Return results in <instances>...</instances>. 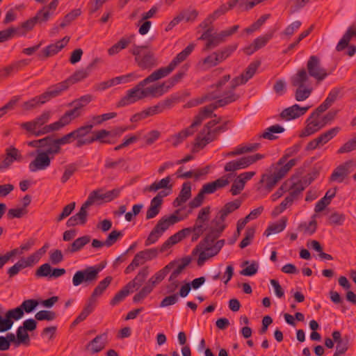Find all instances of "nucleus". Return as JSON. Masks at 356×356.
<instances>
[{"label": "nucleus", "instance_id": "obj_63", "mask_svg": "<svg viewBox=\"0 0 356 356\" xmlns=\"http://www.w3.org/2000/svg\"><path fill=\"white\" fill-rule=\"evenodd\" d=\"M237 48L236 44L228 45L223 48L222 50L216 51L217 54L222 62L229 57Z\"/></svg>", "mask_w": 356, "mask_h": 356}, {"label": "nucleus", "instance_id": "obj_55", "mask_svg": "<svg viewBox=\"0 0 356 356\" xmlns=\"http://www.w3.org/2000/svg\"><path fill=\"white\" fill-rule=\"evenodd\" d=\"M145 263L144 257L140 252L136 254L131 264L126 268L124 273L129 274L133 272L136 268L143 265Z\"/></svg>", "mask_w": 356, "mask_h": 356}, {"label": "nucleus", "instance_id": "obj_20", "mask_svg": "<svg viewBox=\"0 0 356 356\" xmlns=\"http://www.w3.org/2000/svg\"><path fill=\"white\" fill-rule=\"evenodd\" d=\"M323 127V124L318 118L310 115L306 120V127L301 131L299 136L301 138L309 136L318 131Z\"/></svg>", "mask_w": 356, "mask_h": 356}, {"label": "nucleus", "instance_id": "obj_28", "mask_svg": "<svg viewBox=\"0 0 356 356\" xmlns=\"http://www.w3.org/2000/svg\"><path fill=\"white\" fill-rule=\"evenodd\" d=\"M29 61L26 59L17 61L10 65L3 67L0 70V79H6L12 73L17 72L22 67L28 65Z\"/></svg>", "mask_w": 356, "mask_h": 356}, {"label": "nucleus", "instance_id": "obj_10", "mask_svg": "<svg viewBox=\"0 0 356 356\" xmlns=\"http://www.w3.org/2000/svg\"><path fill=\"white\" fill-rule=\"evenodd\" d=\"M92 96L90 94H87L70 103L68 106L74 105V108L67 111L60 117L65 127L70 124L73 120L81 116V109L92 102Z\"/></svg>", "mask_w": 356, "mask_h": 356}, {"label": "nucleus", "instance_id": "obj_7", "mask_svg": "<svg viewBox=\"0 0 356 356\" xmlns=\"http://www.w3.org/2000/svg\"><path fill=\"white\" fill-rule=\"evenodd\" d=\"M178 213L179 210H177L175 213L162 217L145 241V245L149 246L154 244L170 226L179 222L181 218L176 215Z\"/></svg>", "mask_w": 356, "mask_h": 356}, {"label": "nucleus", "instance_id": "obj_1", "mask_svg": "<svg viewBox=\"0 0 356 356\" xmlns=\"http://www.w3.org/2000/svg\"><path fill=\"white\" fill-rule=\"evenodd\" d=\"M194 48V44H189L172 59L168 66L160 67L154 71L145 79L138 82L133 88L128 90L126 95L117 103L116 106L118 108L123 107L147 97L156 98L163 95L185 76L188 70V65H184L168 81L148 85L169 75L181 63L187 58Z\"/></svg>", "mask_w": 356, "mask_h": 356}, {"label": "nucleus", "instance_id": "obj_23", "mask_svg": "<svg viewBox=\"0 0 356 356\" xmlns=\"http://www.w3.org/2000/svg\"><path fill=\"white\" fill-rule=\"evenodd\" d=\"M20 156L18 149L15 147L7 149L6 154L0 158V170L8 168L15 160H19Z\"/></svg>", "mask_w": 356, "mask_h": 356}, {"label": "nucleus", "instance_id": "obj_16", "mask_svg": "<svg viewBox=\"0 0 356 356\" xmlns=\"http://www.w3.org/2000/svg\"><path fill=\"white\" fill-rule=\"evenodd\" d=\"M23 316L24 312L19 306L8 310L5 314V318L0 315V332H4L10 330L14 323L13 320L17 321Z\"/></svg>", "mask_w": 356, "mask_h": 356}, {"label": "nucleus", "instance_id": "obj_35", "mask_svg": "<svg viewBox=\"0 0 356 356\" xmlns=\"http://www.w3.org/2000/svg\"><path fill=\"white\" fill-rule=\"evenodd\" d=\"M354 36L356 37V28L354 26H350L348 28L343 37L337 44L336 50L337 51H341L344 50L348 46L352 38Z\"/></svg>", "mask_w": 356, "mask_h": 356}, {"label": "nucleus", "instance_id": "obj_29", "mask_svg": "<svg viewBox=\"0 0 356 356\" xmlns=\"http://www.w3.org/2000/svg\"><path fill=\"white\" fill-rule=\"evenodd\" d=\"M228 184L229 181L227 179L220 178L214 181L205 184L200 190L204 195L211 194L216 192L218 189L222 188Z\"/></svg>", "mask_w": 356, "mask_h": 356}, {"label": "nucleus", "instance_id": "obj_9", "mask_svg": "<svg viewBox=\"0 0 356 356\" xmlns=\"http://www.w3.org/2000/svg\"><path fill=\"white\" fill-rule=\"evenodd\" d=\"M147 266L141 268L135 278L127 283L120 291H118L111 301V305H116L122 301L130 293V290L139 289L145 281L149 275Z\"/></svg>", "mask_w": 356, "mask_h": 356}, {"label": "nucleus", "instance_id": "obj_12", "mask_svg": "<svg viewBox=\"0 0 356 356\" xmlns=\"http://www.w3.org/2000/svg\"><path fill=\"white\" fill-rule=\"evenodd\" d=\"M260 64L261 63L259 60L252 62L241 75L232 80L229 90L228 91H232L234 92V90L238 86L246 83L255 74Z\"/></svg>", "mask_w": 356, "mask_h": 356}, {"label": "nucleus", "instance_id": "obj_38", "mask_svg": "<svg viewBox=\"0 0 356 356\" xmlns=\"http://www.w3.org/2000/svg\"><path fill=\"white\" fill-rule=\"evenodd\" d=\"M103 191V188H98L97 190L92 191L89 194L88 199L83 204V205L86 209H88L90 207L95 204H100L104 202Z\"/></svg>", "mask_w": 356, "mask_h": 356}, {"label": "nucleus", "instance_id": "obj_3", "mask_svg": "<svg viewBox=\"0 0 356 356\" xmlns=\"http://www.w3.org/2000/svg\"><path fill=\"white\" fill-rule=\"evenodd\" d=\"M225 221L224 219L222 220L220 216L217 214L216 217L204 227L207 234L204 238L196 245L192 252L193 255L200 253L197 261V264L199 266H203L207 259L217 255L225 245V241L224 239L219 240L213 244L215 241L220 237L226 227Z\"/></svg>", "mask_w": 356, "mask_h": 356}, {"label": "nucleus", "instance_id": "obj_25", "mask_svg": "<svg viewBox=\"0 0 356 356\" xmlns=\"http://www.w3.org/2000/svg\"><path fill=\"white\" fill-rule=\"evenodd\" d=\"M272 37L273 33H268L264 35L257 38L250 46L244 49V52L247 55L252 54L258 49L264 47Z\"/></svg>", "mask_w": 356, "mask_h": 356}, {"label": "nucleus", "instance_id": "obj_30", "mask_svg": "<svg viewBox=\"0 0 356 356\" xmlns=\"http://www.w3.org/2000/svg\"><path fill=\"white\" fill-rule=\"evenodd\" d=\"M250 165V163L248 156H246L227 163L224 170L225 172H234L240 169L246 168Z\"/></svg>", "mask_w": 356, "mask_h": 356}, {"label": "nucleus", "instance_id": "obj_45", "mask_svg": "<svg viewBox=\"0 0 356 356\" xmlns=\"http://www.w3.org/2000/svg\"><path fill=\"white\" fill-rule=\"evenodd\" d=\"M90 72L86 67L85 69H80L76 70L72 75L65 80L67 83L68 88L75 83L81 81L88 76Z\"/></svg>", "mask_w": 356, "mask_h": 356}, {"label": "nucleus", "instance_id": "obj_4", "mask_svg": "<svg viewBox=\"0 0 356 356\" xmlns=\"http://www.w3.org/2000/svg\"><path fill=\"white\" fill-rule=\"evenodd\" d=\"M51 116V113L50 111H44L33 120L21 123L20 127L25 130L29 135L35 137H39L51 132L58 131L65 127L60 118L58 121L47 124Z\"/></svg>", "mask_w": 356, "mask_h": 356}, {"label": "nucleus", "instance_id": "obj_39", "mask_svg": "<svg viewBox=\"0 0 356 356\" xmlns=\"http://www.w3.org/2000/svg\"><path fill=\"white\" fill-rule=\"evenodd\" d=\"M286 222L287 218L286 217H282L276 222L270 225L266 229L264 235L269 236L282 232L286 226Z\"/></svg>", "mask_w": 356, "mask_h": 356}, {"label": "nucleus", "instance_id": "obj_18", "mask_svg": "<svg viewBox=\"0 0 356 356\" xmlns=\"http://www.w3.org/2000/svg\"><path fill=\"white\" fill-rule=\"evenodd\" d=\"M70 39V38L69 36H65L63 39L56 41L55 43L49 44L39 53V58L41 60H45L49 57L55 56L67 46Z\"/></svg>", "mask_w": 356, "mask_h": 356}, {"label": "nucleus", "instance_id": "obj_47", "mask_svg": "<svg viewBox=\"0 0 356 356\" xmlns=\"http://www.w3.org/2000/svg\"><path fill=\"white\" fill-rule=\"evenodd\" d=\"M154 286L149 280L145 283V286L140 290L138 293L135 294L133 298L134 302H139L145 299L154 289Z\"/></svg>", "mask_w": 356, "mask_h": 356}, {"label": "nucleus", "instance_id": "obj_34", "mask_svg": "<svg viewBox=\"0 0 356 356\" xmlns=\"http://www.w3.org/2000/svg\"><path fill=\"white\" fill-rule=\"evenodd\" d=\"M90 241V236L85 235L74 240L73 243L67 246L65 252L66 253H74L80 251Z\"/></svg>", "mask_w": 356, "mask_h": 356}, {"label": "nucleus", "instance_id": "obj_26", "mask_svg": "<svg viewBox=\"0 0 356 356\" xmlns=\"http://www.w3.org/2000/svg\"><path fill=\"white\" fill-rule=\"evenodd\" d=\"M87 209L83 204L81 207L78 213H76L75 215L71 216L67 221V226L70 227H74L78 225H83L86 223L88 213L87 211Z\"/></svg>", "mask_w": 356, "mask_h": 356}, {"label": "nucleus", "instance_id": "obj_46", "mask_svg": "<svg viewBox=\"0 0 356 356\" xmlns=\"http://www.w3.org/2000/svg\"><path fill=\"white\" fill-rule=\"evenodd\" d=\"M134 36L129 38H122L117 43L113 44L108 50V53L110 56L118 54L122 49L127 48V47L131 43V39Z\"/></svg>", "mask_w": 356, "mask_h": 356}, {"label": "nucleus", "instance_id": "obj_57", "mask_svg": "<svg viewBox=\"0 0 356 356\" xmlns=\"http://www.w3.org/2000/svg\"><path fill=\"white\" fill-rule=\"evenodd\" d=\"M77 170L78 165L76 163H73L65 165L64 172L60 178L61 182L66 183Z\"/></svg>", "mask_w": 356, "mask_h": 356}, {"label": "nucleus", "instance_id": "obj_19", "mask_svg": "<svg viewBox=\"0 0 356 356\" xmlns=\"http://www.w3.org/2000/svg\"><path fill=\"white\" fill-rule=\"evenodd\" d=\"M310 107H301L298 104H294L290 107L284 108L280 113V118L284 120H291L303 115Z\"/></svg>", "mask_w": 356, "mask_h": 356}, {"label": "nucleus", "instance_id": "obj_44", "mask_svg": "<svg viewBox=\"0 0 356 356\" xmlns=\"http://www.w3.org/2000/svg\"><path fill=\"white\" fill-rule=\"evenodd\" d=\"M96 302L88 298L83 310L79 314V315L76 318V319L73 321L72 324L77 325L79 323L83 321L88 316V315L93 311Z\"/></svg>", "mask_w": 356, "mask_h": 356}, {"label": "nucleus", "instance_id": "obj_15", "mask_svg": "<svg viewBox=\"0 0 356 356\" xmlns=\"http://www.w3.org/2000/svg\"><path fill=\"white\" fill-rule=\"evenodd\" d=\"M355 167L356 163L353 160L340 164L333 170L329 178L330 181L343 182Z\"/></svg>", "mask_w": 356, "mask_h": 356}, {"label": "nucleus", "instance_id": "obj_51", "mask_svg": "<svg viewBox=\"0 0 356 356\" xmlns=\"http://www.w3.org/2000/svg\"><path fill=\"white\" fill-rule=\"evenodd\" d=\"M280 179L282 178H278V175L275 172L273 175H263L260 182H265L266 188L270 191Z\"/></svg>", "mask_w": 356, "mask_h": 356}, {"label": "nucleus", "instance_id": "obj_2", "mask_svg": "<svg viewBox=\"0 0 356 356\" xmlns=\"http://www.w3.org/2000/svg\"><path fill=\"white\" fill-rule=\"evenodd\" d=\"M328 75L327 70L321 66V60L316 56H311L307 63V70L302 68L291 78V83L296 87L295 99L304 101L312 92L313 88L309 84V76L313 77L318 84Z\"/></svg>", "mask_w": 356, "mask_h": 356}, {"label": "nucleus", "instance_id": "obj_37", "mask_svg": "<svg viewBox=\"0 0 356 356\" xmlns=\"http://www.w3.org/2000/svg\"><path fill=\"white\" fill-rule=\"evenodd\" d=\"M337 188L329 189L325 196L322 197L316 204L314 211L315 212H320L325 209V208L330 203L331 200L336 195Z\"/></svg>", "mask_w": 356, "mask_h": 356}, {"label": "nucleus", "instance_id": "obj_54", "mask_svg": "<svg viewBox=\"0 0 356 356\" xmlns=\"http://www.w3.org/2000/svg\"><path fill=\"white\" fill-rule=\"evenodd\" d=\"M301 146V143H299L295 144L291 147L287 148L285 150L284 156L278 161L277 165H281L284 164L288 158L293 156L300 151Z\"/></svg>", "mask_w": 356, "mask_h": 356}, {"label": "nucleus", "instance_id": "obj_13", "mask_svg": "<svg viewBox=\"0 0 356 356\" xmlns=\"http://www.w3.org/2000/svg\"><path fill=\"white\" fill-rule=\"evenodd\" d=\"M132 129L129 126L117 127L111 131L101 129L97 131L99 142L102 144H115L117 138L120 137L125 131Z\"/></svg>", "mask_w": 356, "mask_h": 356}, {"label": "nucleus", "instance_id": "obj_31", "mask_svg": "<svg viewBox=\"0 0 356 356\" xmlns=\"http://www.w3.org/2000/svg\"><path fill=\"white\" fill-rule=\"evenodd\" d=\"M177 264V263L175 261H170L164 268H163L161 270H159L153 276H152L149 279V281L152 284H153L154 286H156V284H158L165 278V277L169 273L170 270L175 267Z\"/></svg>", "mask_w": 356, "mask_h": 356}, {"label": "nucleus", "instance_id": "obj_52", "mask_svg": "<svg viewBox=\"0 0 356 356\" xmlns=\"http://www.w3.org/2000/svg\"><path fill=\"white\" fill-rule=\"evenodd\" d=\"M195 131V127L193 126V124H191L188 128L181 131L177 134H176L174 138L175 141L173 145L175 146L181 143L184 140H185L187 137L193 135Z\"/></svg>", "mask_w": 356, "mask_h": 356}, {"label": "nucleus", "instance_id": "obj_60", "mask_svg": "<svg viewBox=\"0 0 356 356\" xmlns=\"http://www.w3.org/2000/svg\"><path fill=\"white\" fill-rule=\"evenodd\" d=\"M270 17L269 14H266L261 16L255 22H254L250 26L246 28L245 31L248 33H252V32L258 30L265 22Z\"/></svg>", "mask_w": 356, "mask_h": 356}, {"label": "nucleus", "instance_id": "obj_58", "mask_svg": "<svg viewBox=\"0 0 356 356\" xmlns=\"http://www.w3.org/2000/svg\"><path fill=\"white\" fill-rule=\"evenodd\" d=\"M57 317L55 312L50 310H41L37 312L35 315V318L38 321H51Z\"/></svg>", "mask_w": 356, "mask_h": 356}, {"label": "nucleus", "instance_id": "obj_49", "mask_svg": "<svg viewBox=\"0 0 356 356\" xmlns=\"http://www.w3.org/2000/svg\"><path fill=\"white\" fill-rule=\"evenodd\" d=\"M340 130L341 128L339 127H333L320 134L317 138L321 145H323L331 140L333 138H334L340 131Z\"/></svg>", "mask_w": 356, "mask_h": 356}, {"label": "nucleus", "instance_id": "obj_8", "mask_svg": "<svg viewBox=\"0 0 356 356\" xmlns=\"http://www.w3.org/2000/svg\"><path fill=\"white\" fill-rule=\"evenodd\" d=\"M222 120L221 117L208 122L195 138L193 150L195 148L203 149L207 144L216 140L220 135L216 125Z\"/></svg>", "mask_w": 356, "mask_h": 356}, {"label": "nucleus", "instance_id": "obj_6", "mask_svg": "<svg viewBox=\"0 0 356 356\" xmlns=\"http://www.w3.org/2000/svg\"><path fill=\"white\" fill-rule=\"evenodd\" d=\"M129 51L134 56L137 66L143 70L150 71L159 64L154 52L147 46L134 44Z\"/></svg>", "mask_w": 356, "mask_h": 356}, {"label": "nucleus", "instance_id": "obj_40", "mask_svg": "<svg viewBox=\"0 0 356 356\" xmlns=\"http://www.w3.org/2000/svg\"><path fill=\"white\" fill-rule=\"evenodd\" d=\"M112 280L113 277L111 276H107L103 280L99 282L98 285L93 290L89 299L96 302L97 298L99 297L104 293L111 284Z\"/></svg>", "mask_w": 356, "mask_h": 356}, {"label": "nucleus", "instance_id": "obj_24", "mask_svg": "<svg viewBox=\"0 0 356 356\" xmlns=\"http://www.w3.org/2000/svg\"><path fill=\"white\" fill-rule=\"evenodd\" d=\"M44 143L42 151L46 152L48 156H54L58 154L61 152V144L58 138H54L53 136H48L44 137Z\"/></svg>", "mask_w": 356, "mask_h": 356}, {"label": "nucleus", "instance_id": "obj_33", "mask_svg": "<svg viewBox=\"0 0 356 356\" xmlns=\"http://www.w3.org/2000/svg\"><path fill=\"white\" fill-rule=\"evenodd\" d=\"M170 176H167L160 181H154L151 185L145 187L143 192H156L161 188L170 189L171 191L172 188V185L170 184Z\"/></svg>", "mask_w": 356, "mask_h": 356}, {"label": "nucleus", "instance_id": "obj_42", "mask_svg": "<svg viewBox=\"0 0 356 356\" xmlns=\"http://www.w3.org/2000/svg\"><path fill=\"white\" fill-rule=\"evenodd\" d=\"M67 83L65 81L49 86L46 90L50 99L61 95L68 89Z\"/></svg>", "mask_w": 356, "mask_h": 356}, {"label": "nucleus", "instance_id": "obj_27", "mask_svg": "<svg viewBox=\"0 0 356 356\" xmlns=\"http://www.w3.org/2000/svg\"><path fill=\"white\" fill-rule=\"evenodd\" d=\"M191 196V184L189 181L184 182L178 196L173 201L175 207H179L186 202Z\"/></svg>", "mask_w": 356, "mask_h": 356}, {"label": "nucleus", "instance_id": "obj_21", "mask_svg": "<svg viewBox=\"0 0 356 356\" xmlns=\"http://www.w3.org/2000/svg\"><path fill=\"white\" fill-rule=\"evenodd\" d=\"M168 193L164 191H160L150 202V206L146 213V219H152L156 217L161 209L163 203V198L167 196Z\"/></svg>", "mask_w": 356, "mask_h": 356}, {"label": "nucleus", "instance_id": "obj_43", "mask_svg": "<svg viewBox=\"0 0 356 356\" xmlns=\"http://www.w3.org/2000/svg\"><path fill=\"white\" fill-rule=\"evenodd\" d=\"M285 131L284 128L280 124H275L270 126L265 129V131L259 136V138H263L270 140H275L277 136L274 134H282Z\"/></svg>", "mask_w": 356, "mask_h": 356}, {"label": "nucleus", "instance_id": "obj_11", "mask_svg": "<svg viewBox=\"0 0 356 356\" xmlns=\"http://www.w3.org/2000/svg\"><path fill=\"white\" fill-rule=\"evenodd\" d=\"M104 266H88L83 270H78L72 277V284L74 286L84 283L90 284L95 282L98 278L99 273Z\"/></svg>", "mask_w": 356, "mask_h": 356}, {"label": "nucleus", "instance_id": "obj_61", "mask_svg": "<svg viewBox=\"0 0 356 356\" xmlns=\"http://www.w3.org/2000/svg\"><path fill=\"white\" fill-rule=\"evenodd\" d=\"M297 163V160L292 159L289 161L284 165H281V168L278 169L275 172L278 175V178H283L287 172L293 167Z\"/></svg>", "mask_w": 356, "mask_h": 356}, {"label": "nucleus", "instance_id": "obj_48", "mask_svg": "<svg viewBox=\"0 0 356 356\" xmlns=\"http://www.w3.org/2000/svg\"><path fill=\"white\" fill-rule=\"evenodd\" d=\"M181 100H182V96L179 93H175L160 101L159 103L163 111L166 109L171 108L175 104L179 102Z\"/></svg>", "mask_w": 356, "mask_h": 356}, {"label": "nucleus", "instance_id": "obj_17", "mask_svg": "<svg viewBox=\"0 0 356 356\" xmlns=\"http://www.w3.org/2000/svg\"><path fill=\"white\" fill-rule=\"evenodd\" d=\"M48 21V14L47 13H42L37 12L36 15L27 19L21 24V25L18 27H16L15 29H19V32H16L17 36L25 35L27 32L31 31L35 25L38 24H42L44 22H47Z\"/></svg>", "mask_w": 356, "mask_h": 356}, {"label": "nucleus", "instance_id": "obj_22", "mask_svg": "<svg viewBox=\"0 0 356 356\" xmlns=\"http://www.w3.org/2000/svg\"><path fill=\"white\" fill-rule=\"evenodd\" d=\"M106 333L99 334L86 346L85 349L92 355L99 353L106 347Z\"/></svg>", "mask_w": 356, "mask_h": 356}, {"label": "nucleus", "instance_id": "obj_36", "mask_svg": "<svg viewBox=\"0 0 356 356\" xmlns=\"http://www.w3.org/2000/svg\"><path fill=\"white\" fill-rule=\"evenodd\" d=\"M133 76L134 79H138L140 76H138L134 73L129 74L127 76H118L110 80L101 82L95 86L97 90H104L113 86L119 84L122 80L125 79L127 77Z\"/></svg>", "mask_w": 356, "mask_h": 356}, {"label": "nucleus", "instance_id": "obj_32", "mask_svg": "<svg viewBox=\"0 0 356 356\" xmlns=\"http://www.w3.org/2000/svg\"><path fill=\"white\" fill-rule=\"evenodd\" d=\"M218 98H220V93L217 92H209L204 95L201 97L190 100L184 105V108H191L197 106L206 102L215 100Z\"/></svg>", "mask_w": 356, "mask_h": 356}, {"label": "nucleus", "instance_id": "obj_53", "mask_svg": "<svg viewBox=\"0 0 356 356\" xmlns=\"http://www.w3.org/2000/svg\"><path fill=\"white\" fill-rule=\"evenodd\" d=\"M310 184V181H298L293 183L290 187V195L294 198L297 199L300 194L305 190V188Z\"/></svg>", "mask_w": 356, "mask_h": 356}, {"label": "nucleus", "instance_id": "obj_59", "mask_svg": "<svg viewBox=\"0 0 356 356\" xmlns=\"http://www.w3.org/2000/svg\"><path fill=\"white\" fill-rule=\"evenodd\" d=\"M17 344H24L28 346L30 343L29 335L26 331H24L22 327H19L16 332Z\"/></svg>", "mask_w": 356, "mask_h": 356}, {"label": "nucleus", "instance_id": "obj_64", "mask_svg": "<svg viewBox=\"0 0 356 356\" xmlns=\"http://www.w3.org/2000/svg\"><path fill=\"white\" fill-rule=\"evenodd\" d=\"M122 236H123V234L122 232L118 231V230H113L108 235L106 239L104 241V243H106V246H107V247L112 246Z\"/></svg>", "mask_w": 356, "mask_h": 356}, {"label": "nucleus", "instance_id": "obj_41", "mask_svg": "<svg viewBox=\"0 0 356 356\" xmlns=\"http://www.w3.org/2000/svg\"><path fill=\"white\" fill-rule=\"evenodd\" d=\"M241 200L239 199L235 200L234 201L227 202L218 212V215L220 218L225 220L227 216L238 209L241 205Z\"/></svg>", "mask_w": 356, "mask_h": 356}, {"label": "nucleus", "instance_id": "obj_56", "mask_svg": "<svg viewBox=\"0 0 356 356\" xmlns=\"http://www.w3.org/2000/svg\"><path fill=\"white\" fill-rule=\"evenodd\" d=\"M81 14V9H74L67 13L63 18V22L60 24V27L63 29L69 26L73 21H74Z\"/></svg>", "mask_w": 356, "mask_h": 356}, {"label": "nucleus", "instance_id": "obj_50", "mask_svg": "<svg viewBox=\"0 0 356 356\" xmlns=\"http://www.w3.org/2000/svg\"><path fill=\"white\" fill-rule=\"evenodd\" d=\"M210 213L211 207L209 206H207L201 209L195 220V225H202V227H205L207 225L206 223L209 221Z\"/></svg>", "mask_w": 356, "mask_h": 356}, {"label": "nucleus", "instance_id": "obj_14", "mask_svg": "<svg viewBox=\"0 0 356 356\" xmlns=\"http://www.w3.org/2000/svg\"><path fill=\"white\" fill-rule=\"evenodd\" d=\"M35 155V159L29 163V168L31 172L43 170L47 169L51 164V160L53 158L48 156L42 149H37L35 152L30 153L31 156Z\"/></svg>", "mask_w": 356, "mask_h": 356}, {"label": "nucleus", "instance_id": "obj_62", "mask_svg": "<svg viewBox=\"0 0 356 356\" xmlns=\"http://www.w3.org/2000/svg\"><path fill=\"white\" fill-rule=\"evenodd\" d=\"M255 234V228L254 227H248L245 232V237L241 241L239 246L241 248H245L248 245H249L254 238Z\"/></svg>", "mask_w": 356, "mask_h": 356}, {"label": "nucleus", "instance_id": "obj_5", "mask_svg": "<svg viewBox=\"0 0 356 356\" xmlns=\"http://www.w3.org/2000/svg\"><path fill=\"white\" fill-rule=\"evenodd\" d=\"M223 96V98L216 99L217 101L215 102L201 108L198 114L194 118V120L192 122L193 126L196 127L197 126L200 125L205 119L213 116L216 117V114H213L215 110L219 107H223L236 102L239 98V95L232 91L225 92Z\"/></svg>", "mask_w": 356, "mask_h": 356}]
</instances>
